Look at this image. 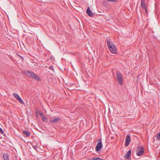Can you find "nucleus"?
<instances>
[{
  "mask_svg": "<svg viewBox=\"0 0 160 160\" xmlns=\"http://www.w3.org/2000/svg\"><path fill=\"white\" fill-rule=\"evenodd\" d=\"M98 143L100 142L101 143H102V140H101V139L100 138H99L98 140Z\"/></svg>",
  "mask_w": 160,
  "mask_h": 160,
  "instance_id": "aec40b11",
  "label": "nucleus"
},
{
  "mask_svg": "<svg viewBox=\"0 0 160 160\" xmlns=\"http://www.w3.org/2000/svg\"><path fill=\"white\" fill-rule=\"evenodd\" d=\"M61 120V118L60 117H58L56 118H54L52 120H50V122H52L53 123H56L58 122L59 121Z\"/></svg>",
  "mask_w": 160,
  "mask_h": 160,
  "instance_id": "1a4fd4ad",
  "label": "nucleus"
},
{
  "mask_svg": "<svg viewBox=\"0 0 160 160\" xmlns=\"http://www.w3.org/2000/svg\"><path fill=\"white\" fill-rule=\"evenodd\" d=\"M130 140L131 138L130 137L129 135H127L126 137L125 140V146L126 147L128 146L129 145Z\"/></svg>",
  "mask_w": 160,
  "mask_h": 160,
  "instance_id": "39448f33",
  "label": "nucleus"
},
{
  "mask_svg": "<svg viewBox=\"0 0 160 160\" xmlns=\"http://www.w3.org/2000/svg\"><path fill=\"white\" fill-rule=\"evenodd\" d=\"M38 111V109H37L36 110V112H35V113H36V114H38V113H38V111Z\"/></svg>",
  "mask_w": 160,
  "mask_h": 160,
  "instance_id": "5701e85b",
  "label": "nucleus"
},
{
  "mask_svg": "<svg viewBox=\"0 0 160 160\" xmlns=\"http://www.w3.org/2000/svg\"><path fill=\"white\" fill-rule=\"evenodd\" d=\"M91 159L92 160H102V159L100 158L96 157H93Z\"/></svg>",
  "mask_w": 160,
  "mask_h": 160,
  "instance_id": "2eb2a0df",
  "label": "nucleus"
},
{
  "mask_svg": "<svg viewBox=\"0 0 160 160\" xmlns=\"http://www.w3.org/2000/svg\"><path fill=\"white\" fill-rule=\"evenodd\" d=\"M12 95L13 96L17 99V98L19 97L18 94L15 93H13Z\"/></svg>",
  "mask_w": 160,
  "mask_h": 160,
  "instance_id": "4468645a",
  "label": "nucleus"
},
{
  "mask_svg": "<svg viewBox=\"0 0 160 160\" xmlns=\"http://www.w3.org/2000/svg\"><path fill=\"white\" fill-rule=\"evenodd\" d=\"M86 12L88 15L90 17H92L93 16V13L91 12V10L90 9V8L89 7H88L87 10Z\"/></svg>",
  "mask_w": 160,
  "mask_h": 160,
  "instance_id": "0eeeda50",
  "label": "nucleus"
},
{
  "mask_svg": "<svg viewBox=\"0 0 160 160\" xmlns=\"http://www.w3.org/2000/svg\"><path fill=\"white\" fill-rule=\"evenodd\" d=\"M102 147V143H98L96 147V151H99Z\"/></svg>",
  "mask_w": 160,
  "mask_h": 160,
  "instance_id": "423d86ee",
  "label": "nucleus"
},
{
  "mask_svg": "<svg viewBox=\"0 0 160 160\" xmlns=\"http://www.w3.org/2000/svg\"><path fill=\"white\" fill-rule=\"evenodd\" d=\"M142 9H144L145 10V14H148V11H147V7L145 8H143Z\"/></svg>",
  "mask_w": 160,
  "mask_h": 160,
  "instance_id": "f3484780",
  "label": "nucleus"
},
{
  "mask_svg": "<svg viewBox=\"0 0 160 160\" xmlns=\"http://www.w3.org/2000/svg\"><path fill=\"white\" fill-rule=\"evenodd\" d=\"M116 75L118 84L122 85L123 84V78L121 73L117 71L116 72Z\"/></svg>",
  "mask_w": 160,
  "mask_h": 160,
  "instance_id": "7ed1b4c3",
  "label": "nucleus"
},
{
  "mask_svg": "<svg viewBox=\"0 0 160 160\" xmlns=\"http://www.w3.org/2000/svg\"><path fill=\"white\" fill-rule=\"evenodd\" d=\"M131 150H129L125 156V158L128 159L131 157Z\"/></svg>",
  "mask_w": 160,
  "mask_h": 160,
  "instance_id": "9b49d317",
  "label": "nucleus"
},
{
  "mask_svg": "<svg viewBox=\"0 0 160 160\" xmlns=\"http://www.w3.org/2000/svg\"><path fill=\"white\" fill-rule=\"evenodd\" d=\"M22 73L25 74L28 77H29L33 79H35L38 81H40L41 79L39 76L35 74L33 72L30 71H23Z\"/></svg>",
  "mask_w": 160,
  "mask_h": 160,
  "instance_id": "f257e3e1",
  "label": "nucleus"
},
{
  "mask_svg": "<svg viewBox=\"0 0 160 160\" xmlns=\"http://www.w3.org/2000/svg\"><path fill=\"white\" fill-rule=\"evenodd\" d=\"M107 45L111 52L114 54L117 53V49L116 47L110 39L107 40Z\"/></svg>",
  "mask_w": 160,
  "mask_h": 160,
  "instance_id": "f03ea898",
  "label": "nucleus"
},
{
  "mask_svg": "<svg viewBox=\"0 0 160 160\" xmlns=\"http://www.w3.org/2000/svg\"><path fill=\"white\" fill-rule=\"evenodd\" d=\"M42 120L43 121H45L46 119V117L45 116H44L42 117Z\"/></svg>",
  "mask_w": 160,
  "mask_h": 160,
  "instance_id": "a211bd4d",
  "label": "nucleus"
},
{
  "mask_svg": "<svg viewBox=\"0 0 160 160\" xmlns=\"http://www.w3.org/2000/svg\"><path fill=\"white\" fill-rule=\"evenodd\" d=\"M49 69H51V70H53V68L52 66H51L49 67Z\"/></svg>",
  "mask_w": 160,
  "mask_h": 160,
  "instance_id": "4be33fe9",
  "label": "nucleus"
},
{
  "mask_svg": "<svg viewBox=\"0 0 160 160\" xmlns=\"http://www.w3.org/2000/svg\"><path fill=\"white\" fill-rule=\"evenodd\" d=\"M3 157L4 160H9V156L8 154L7 153H3Z\"/></svg>",
  "mask_w": 160,
  "mask_h": 160,
  "instance_id": "f8f14e48",
  "label": "nucleus"
},
{
  "mask_svg": "<svg viewBox=\"0 0 160 160\" xmlns=\"http://www.w3.org/2000/svg\"><path fill=\"white\" fill-rule=\"evenodd\" d=\"M23 136L25 137H28L30 135V133L29 132L27 131H24L22 132Z\"/></svg>",
  "mask_w": 160,
  "mask_h": 160,
  "instance_id": "9d476101",
  "label": "nucleus"
},
{
  "mask_svg": "<svg viewBox=\"0 0 160 160\" xmlns=\"http://www.w3.org/2000/svg\"><path fill=\"white\" fill-rule=\"evenodd\" d=\"M141 6L142 9L147 7L146 4L145 3V0H141Z\"/></svg>",
  "mask_w": 160,
  "mask_h": 160,
  "instance_id": "6e6552de",
  "label": "nucleus"
},
{
  "mask_svg": "<svg viewBox=\"0 0 160 160\" xmlns=\"http://www.w3.org/2000/svg\"><path fill=\"white\" fill-rule=\"evenodd\" d=\"M109 2H117V0H107Z\"/></svg>",
  "mask_w": 160,
  "mask_h": 160,
  "instance_id": "6ab92c4d",
  "label": "nucleus"
},
{
  "mask_svg": "<svg viewBox=\"0 0 160 160\" xmlns=\"http://www.w3.org/2000/svg\"><path fill=\"white\" fill-rule=\"evenodd\" d=\"M19 102L22 104L23 103V102L21 99V98L19 97L17 99Z\"/></svg>",
  "mask_w": 160,
  "mask_h": 160,
  "instance_id": "ddd939ff",
  "label": "nucleus"
},
{
  "mask_svg": "<svg viewBox=\"0 0 160 160\" xmlns=\"http://www.w3.org/2000/svg\"><path fill=\"white\" fill-rule=\"evenodd\" d=\"M33 148H34L35 149V148H36V147L35 146H34V147H33Z\"/></svg>",
  "mask_w": 160,
  "mask_h": 160,
  "instance_id": "b1692460",
  "label": "nucleus"
},
{
  "mask_svg": "<svg viewBox=\"0 0 160 160\" xmlns=\"http://www.w3.org/2000/svg\"><path fill=\"white\" fill-rule=\"evenodd\" d=\"M144 149L142 147L138 146L137 150L136 153L137 155L138 156H141L143 155Z\"/></svg>",
  "mask_w": 160,
  "mask_h": 160,
  "instance_id": "20e7f679",
  "label": "nucleus"
},
{
  "mask_svg": "<svg viewBox=\"0 0 160 160\" xmlns=\"http://www.w3.org/2000/svg\"><path fill=\"white\" fill-rule=\"evenodd\" d=\"M38 113L40 114L41 117H42L44 116V113L41 111H39Z\"/></svg>",
  "mask_w": 160,
  "mask_h": 160,
  "instance_id": "dca6fc26",
  "label": "nucleus"
},
{
  "mask_svg": "<svg viewBox=\"0 0 160 160\" xmlns=\"http://www.w3.org/2000/svg\"><path fill=\"white\" fill-rule=\"evenodd\" d=\"M0 132L2 133H3L4 132L3 130L0 127Z\"/></svg>",
  "mask_w": 160,
  "mask_h": 160,
  "instance_id": "412c9836",
  "label": "nucleus"
},
{
  "mask_svg": "<svg viewBox=\"0 0 160 160\" xmlns=\"http://www.w3.org/2000/svg\"><path fill=\"white\" fill-rule=\"evenodd\" d=\"M22 58L23 59V58L22 57Z\"/></svg>",
  "mask_w": 160,
  "mask_h": 160,
  "instance_id": "393cba45",
  "label": "nucleus"
}]
</instances>
